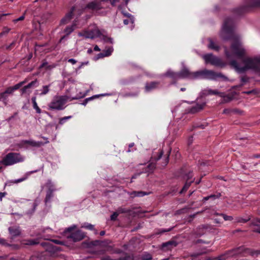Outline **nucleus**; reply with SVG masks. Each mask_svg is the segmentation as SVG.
I'll return each instance as SVG.
<instances>
[{"mask_svg":"<svg viewBox=\"0 0 260 260\" xmlns=\"http://www.w3.org/2000/svg\"><path fill=\"white\" fill-rule=\"evenodd\" d=\"M234 25L232 18H225L220 32L222 39L233 41L230 50L227 47L224 48L229 64L239 74L244 73L250 70L260 74V55L254 57H244L246 55V50L242 45L240 37L234 32Z\"/></svg>","mask_w":260,"mask_h":260,"instance_id":"f257e3e1","label":"nucleus"},{"mask_svg":"<svg viewBox=\"0 0 260 260\" xmlns=\"http://www.w3.org/2000/svg\"><path fill=\"white\" fill-rule=\"evenodd\" d=\"M78 36L85 39H94L99 38L105 43H113V39L107 37L104 34V31H101L97 27H95L93 29L87 28L79 32Z\"/></svg>","mask_w":260,"mask_h":260,"instance_id":"f03ea898","label":"nucleus"},{"mask_svg":"<svg viewBox=\"0 0 260 260\" xmlns=\"http://www.w3.org/2000/svg\"><path fill=\"white\" fill-rule=\"evenodd\" d=\"M195 79H205L217 80L221 79L223 81H229L228 78L220 72H215L212 70L204 69L195 72Z\"/></svg>","mask_w":260,"mask_h":260,"instance_id":"7ed1b4c3","label":"nucleus"},{"mask_svg":"<svg viewBox=\"0 0 260 260\" xmlns=\"http://www.w3.org/2000/svg\"><path fill=\"white\" fill-rule=\"evenodd\" d=\"M77 228L76 225L73 224L71 226L66 228L64 231V234L67 238L74 242L80 241L85 237L84 233L82 231L78 230L75 231Z\"/></svg>","mask_w":260,"mask_h":260,"instance_id":"20e7f679","label":"nucleus"},{"mask_svg":"<svg viewBox=\"0 0 260 260\" xmlns=\"http://www.w3.org/2000/svg\"><path fill=\"white\" fill-rule=\"evenodd\" d=\"M165 76L170 77L174 79L179 78L195 79V72H191L187 68L184 67L179 73H175L171 70H169L166 73Z\"/></svg>","mask_w":260,"mask_h":260,"instance_id":"39448f33","label":"nucleus"},{"mask_svg":"<svg viewBox=\"0 0 260 260\" xmlns=\"http://www.w3.org/2000/svg\"><path fill=\"white\" fill-rule=\"evenodd\" d=\"M69 98L66 95L56 96L48 105L50 109L61 110L64 108V105L67 102Z\"/></svg>","mask_w":260,"mask_h":260,"instance_id":"423d86ee","label":"nucleus"},{"mask_svg":"<svg viewBox=\"0 0 260 260\" xmlns=\"http://www.w3.org/2000/svg\"><path fill=\"white\" fill-rule=\"evenodd\" d=\"M25 157L18 153H9L2 160V163L5 166H11L15 164L22 162Z\"/></svg>","mask_w":260,"mask_h":260,"instance_id":"0eeeda50","label":"nucleus"},{"mask_svg":"<svg viewBox=\"0 0 260 260\" xmlns=\"http://www.w3.org/2000/svg\"><path fill=\"white\" fill-rule=\"evenodd\" d=\"M244 252H246L252 256H257L260 254V249L258 250H253L250 249H246L243 246H240L228 251L225 253V256L226 257H234Z\"/></svg>","mask_w":260,"mask_h":260,"instance_id":"6e6552de","label":"nucleus"},{"mask_svg":"<svg viewBox=\"0 0 260 260\" xmlns=\"http://www.w3.org/2000/svg\"><path fill=\"white\" fill-rule=\"evenodd\" d=\"M260 7V0H250L245 5L237 8L236 13L240 15L243 13L249 11L251 8Z\"/></svg>","mask_w":260,"mask_h":260,"instance_id":"1a4fd4ad","label":"nucleus"},{"mask_svg":"<svg viewBox=\"0 0 260 260\" xmlns=\"http://www.w3.org/2000/svg\"><path fill=\"white\" fill-rule=\"evenodd\" d=\"M206 63H210L217 67H223L224 64L218 57L214 56L212 54H207L203 56Z\"/></svg>","mask_w":260,"mask_h":260,"instance_id":"9d476101","label":"nucleus"},{"mask_svg":"<svg viewBox=\"0 0 260 260\" xmlns=\"http://www.w3.org/2000/svg\"><path fill=\"white\" fill-rule=\"evenodd\" d=\"M44 143L41 141H35L33 140H22L21 141L18 146L20 148H23L27 149L28 146L34 147H40L41 146L43 145Z\"/></svg>","mask_w":260,"mask_h":260,"instance_id":"9b49d317","label":"nucleus"},{"mask_svg":"<svg viewBox=\"0 0 260 260\" xmlns=\"http://www.w3.org/2000/svg\"><path fill=\"white\" fill-rule=\"evenodd\" d=\"M41 245L44 247L45 249V250L49 252H50L51 254H54L57 251H58L60 250V248L54 246L51 242H42L41 244Z\"/></svg>","mask_w":260,"mask_h":260,"instance_id":"f8f14e48","label":"nucleus"},{"mask_svg":"<svg viewBox=\"0 0 260 260\" xmlns=\"http://www.w3.org/2000/svg\"><path fill=\"white\" fill-rule=\"evenodd\" d=\"M39 85L38 81L37 80L31 81L30 83L25 86L21 89V93L29 94L31 92L30 89L32 88L36 87Z\"/></svg>","mask_w":260,"mask_h":260,"instance_id":"ddd939ff","label":"nucleus"},{"mask_svg":"<svg viewBox=\"0 0 260 260\" xmlns=\"http://www.w3.org/2000/svg\"><path fill=\"white\" fill-rule=\"evenodd\" d=\"M201 93L203 96H208L209 95H218L219 96H224V92H221L217 90H213L209 88H207L203 90Z\"/></svg>","mask_w":260,"mask_h":260,"instance_id":"4468645a","label":"nucleus"},{"mask_svg":"<svg viewBox=\"0 0 260 260\" xmlns=\"http://www.w3.org/2000/svg\"><path fill=\"white\" fill-rule=\"evenodd\" d=\"M155 168V165L153 162L149 164L147 167L143 168L142 171L139 173L136 174L132 177V179L136 178L138 176H139L141 173H151L152 172L154 169Z\"/></svg>","mask_w":260,"mask_h":260,"instance_id":"2eb2a0df","label":"nucleus"},{"mask_svg":"<svg viewBox=\"0 0 260 260\" xmlns=\"http://www.w3.org/2000/svg\"><path fill=\"white\" fill-rule=\"evenodd\" d=\"M205 105V103H202L201 104H197L195 106H192L191 108L188 109L187 110V113L194 114L197 112H198L203 108Z\"/></svg>","mask_w":260,"mask_h":260,"instance_id":"dca6fc26","label":"nucleus"},{"mask_svg":"<svg viewBox=\"0 0 260 260\" xmlns=\"http://www.w3.org/2000/svg\"><path fill=\"white\" fill-rule=\"evenodd\" d=\"M75 10V7H73L70 12L67 13L66 16L60 20V24H66L69 23L72 18L73 14Z\"/></svg>","mask_w":260,"mask_h":260,"instance_id":"f3484780","label":"nucleus"},{"mask_svg":"<svg viewBox=\"0 0 260 260\" xmlns=\"http://www.w3.org/2000/svg\"><path fill=\"white\" fill-rule=\"evenodd\" d=\"M8 230L12 238L18 236L21 234V231L19 226H10Z\"/></svg>","mask_w":260,"mask_h":260,"instance_id":"a211bd4d","label":"nucleus"},{"mask_svg":"<svg viewBox=\"0 0 260 260\" xmlns=\"http://www.w3.org/2000/svg\"><path fill=\"white\" fill-rule=\"evenodd\" d=\"M85 8L92 10H98L102 8L101 3L96 1L91 2L88 3Z\"/></svg>","mask_w":260,"mask_h":260,"instance_id":"6ab92c4d","label":"nucleus"},{"mask_svg":"<svg viewBox=\"0 0 260 260\" xmlns=\"http://www.w3.org/2000/svg\"><path fill=\"white\" fill-rule=\"evenodd\" d=\"M24 83H25V81L20 82V83L15 85L13 87H10L8 88L4 92L7 95H8L9 94H12L15 90L19 89Z\"/></svg>","mask_w":260,"mask_h":260,"instance_id":"aec40b11","label":"nucleus"},{"mask_svg":"<svg viewBox=\"0 0 260 260\" xmlns=\"http://www.w3.org/2000/svg\"><path fill=\"white\" fill-rule=\"evenodd\" d=\"M159 84L158 82H151L146 84L145 85V91L146 92H150L152 90L156 89Z\"/></svg>","mask_w":260,"mask_h":260,"instance_id":"412c9836","label":"nucleus"},{"mask_svg":"<svg viewBox=\"0 0 260 260\" xmlns=\"http://www.w3.org/2000/svg\"><path fill=\"white\" fill-rule=\"evenodd\" d=\"M29 173L26 174L24 177L14 180H9L7 182L6 184L8 185H11L14 183H18L25 180L28 177Z\"/></svg>","mask_w":260,"mask_h":260,"instance_id":"4be33fe9","label":"nucleus"},{"mask_svg":"<svg viewBox=\"0 0 260 260\" xmlns=\"http://www.w3.org/2000/svg\"><path fill=\"white\" fill-rule=\"evenodd\" d=\"M50 84L48 85H44L42 87L38 90L40 96H43L47 94L50 91Z\"/></svg>","mask_w":260,"mask_h":260,"instance_id":"5701e85b","label":"nucleus"},{"mask_svg":"<svg viewBox=\"0 0 260 260\" xmlns=\"http://www.w3.org/2000/svg\"><path fill=\"white\" fill-rule=\"evenodd\" d=\"M45 185L48 188V191L54 192L56 190L55 184L50 179L47 180Z\"/></svg>","mask_w":260,"mask_h":260,"instance_id":"b1692460","label":"nucleus"},{"mask_svg":"<svg viewBox=\"0 0 260 260\" xmlns=\"http://www.w3.org/2000/svg\"><path fill=\"white\" fill-rule=\"evenodd\" d=\"M56 67V65L54 63L49 64L47 61H44L40 66V68H44L46 70H51Z\"/></svg>","mask_w":260,"mask_h":260,"instance_id":"393cba45","label":"nucleus"},{"mask_svg":"<svg viewBox=\"0 0 260 260\" xmlns=\"http://www.w3.org/2000/svg\"><path fill=\"white\" fill-rule=\"evenodd\" d=\"M101 260H131V257L129 255H126L124 257H120L118 259H112L109 255H106L101 258Z\"/></svg>","mask_w":260,"mask_h":260,"instance_id":"a878e982","label":"nucleus"},{"mask_svg":"<svg viewBox=\"0 0 260 260\" xmlns=\"http://www.w3.org/2000/svg\"><path fill=\"white\" fill-rule=\"evenodd\" d=\"M102 244V241H100V240H95V241H91L90 242H84L82 243L83 244V246L84 247V246H86L87 247H91L92 246H96V245H100Z\"/></svg>","mask_w":260,"mask_h":260,"instance_id":"bb28decb","label":"nucleus"},{"mask_svg":"<svg viewBox=\"0 0 260 260\" xmlns=\"http://www.w3.org/2000/svg\"><path fill=\"white\" fill-rule=\"evenodd\" d=\"M209 43L208 45V47L209 49L214 50L215 51H218L219 49V47L211 39H208Z\"/></svg>","mask_w":260,"mask_h":260,"instance_id":"cd10ccee","label":"nucleus"},{"mask_svg":"<svg viewBox=\"0 0 260 260\" xmlns=\"http://www.w3.org/2000/svg\"><path fill=\"white\" fill-rule=\"evenodd\" d=\"M147 194H148V193H147L146 192L142 191H134L130 193V195L132 197H143Z\"/></svg>","mask_w":260,"mask_h":260,"instance_id":"c85d7f7f","label":"nucleus"},{"mask_svg":"<svg viewBox=\"0 0 260 260\" xmlns=\"http://www.w3.org/2000/svg\"><path fill=\"white\" fill-rule=\"evenodd\" d=\"M31 101H32V103L33 108H34V109L36 110V112L37 113H39V114L41 113V109L39 107V106L37 105V103L36 102V96L32 97Z\"/></svg>","mask_w":260,"mask_h":260,"instance_id":"c756f323","label":"nucleus"},{"mask_svg":"<svg viewBox=\"0 0 260 260\" xmlns=\"http://www.w3.org/2000/svg\"><path fill=\"white\" fill-rule=\"evenodd\" d=\"M39 241L37 239H30L24 241L22 244L27 245H34L39 244Z\"/></svg>","mask_w":260,"mask_h":260,"instance_id":"7c9ffc66","label":"nucleus"},{"mask_svg":"<svg viewBox=\"0 0 260 260\" xmlns=\"http://www.w3.org/2000/svg\"><path fill=\"white\" fill-rule=\"evenodd\" d=\"M177 245V243L175 241H169L168 242L163 243L162 245V247L165 248L166 247H168V249H170L171 248V246L175 247Z\"/></svg>","mask_w":260,"mask_h":260,"instance_id":"2f4dec72","label":"nucleus"},{"mask_svg":"<svg viewBox=\"0 0 260 260\" xmlns=\"http://www.w3.org/2000/svg\"><path fill=\"white\" fill-rule=\"evenodd\" d=\"M53 192H51V191H47V193H46V198H45V200L46 205H47V204L48 203H50L51 202V199L53 197Z\"/></svg>","mask_w":260,"mask_h":260,"instance_id":"473e14b6","label":"nucleus"},{"mask_svg":"<svg viewBox=\"0 0 260 260\" xmlns=\"http://www.w3.org/2000/svg\"><path fill=\"white\" fill-rule=\"evenodd\" d=\"M50 231H51V229L49 228H44L42 230V231L39 233L38 236L41 238L48 239V238H47L44 234L46 232H49Z\"/></svg>","mask_w":260,"mask_h":260,"instance_id":"72a5a7b5","label":"nucleus"},{"mask_svg":"<svg viewBox=\"0 0 260 260\" xmlns=\"http://www.w3.org/2000/svg\"><path fill=\"white\" fill-rule=\"evenodd\" d=\"M110 95V94H101V95H93L92 96H91V97H89L88 98H87L82 103V105L85 106L87 103H88V101H90V100H92L95 98H98L100 95H101V96H105V95Z\"/></svg>","mask_w":260,"mask_h":260,"instance_id":"f704fd0d","label":"nucleus"},{"mask_svg":"<svg viewBox=\"0 0 260 260\" xmlns=\"http://www.w3.org/2000/svg\"><path fill=\"white\" fill-rule=\"evenodd\" d=\"M75 24H74L71 26H67L64 30V33H66L67 36L70 35L75 29Z\"/></svg>","mask_w":260,"mask_h":260,"instance_id":"c9c22d12","label":"nucleus"},{"mask_svg":"<svg viewBox=\"0 0 260 260\" xmlns=\"http://www.w3.org/2000/svg\"><path fill=\"white\" fill-rule=\"evenodd\" d=\"M192 182H193V180H191V181L186 180L185 185H184L182 190L180 191V193H182L184 192V191H185L188 188V187L190 186L191 183Z\"/></svg>","mask_w":260,"mask_h":260,"instance_id":"e433bc0d","label":"nucleus"},{"mask_svg":"<svg viewBox=\"0 0 260 260\" xmlns=\"http://www.w3.org/2000/svg\"><path fill=\"white\" fill-rule=\"evenodd\" d=\"M220 196V194L219 193L218 194H211L210 196H207V197H205L203 198V201H207L209 199H212V200H215L216 199H217Z\"/></svg>","mask_w":260,"mask_h":260,"instance_id":"4c0bfd02","label":"nucleus"},{"mask_svg":"<svg viewBox=\"0 0 260 260\" xmlns=\"http://www.w3.org/2000/svg\"><path fill=\"white\" fill-rule=\"evenodd\" d=\"M123 14L124 16H127L128 18H129L130 19L131 23L132 24L131 29H132L134 27V23L135 21L134 17L131 14H129V13L123 12Z\"/></svg>","mask_w":260,"mask_h":260,"instance_id":"58836bf2","label":"nucleus"},{"mask_svg":"<svg viewBox=\"0 0 260 260\" xmlns=\"http://www.w3.org/2000/svg\"><path fill=\"white\" fill-rule=\"evenodd\" d=\"M113 51V48L112 47H109L103 51L104 54H105V56L106 57L111 55Z\"/></svg>","mask_w":260,"mask_h":260,"instance_id":"ea45409f","label":"nucleus"},{"mask_svg":"<svg viewBox=\"0 0 260 260\" xmlns=\"http://www.w3.org/2000/svg\"><path fill=\"white\" fill-rule=\"evenodd\" d=\"M81 228H85L89 230H93L94 229V225L88 223H84Z\"/></svg>","mask_w":260,"mask_h":260,"instance_id":"a19ab883","label":"nucleus"},{"mask_svg":"<svg viewBox=\"0 0 260 260\" xmlns=\"http://www.w3.org/2000/svg\"><path fill=\"white\" fill-rule=\"evenodd\" d=\"M251 226H260V218L253 219L251 222Z\"/></svg>","mask_w":260,"mask_h":260,"instance_id":"79ce46f5","label":"nucleus"},{"mask_svg":"<svg viewBox=\"0 0 260 260\" xmlns=\"http://www.w3.org/2000/svg\"><path fill=\"white\" fill-rule=\"evenodd\" d=\"M116 211L119 214H120L121 213H128L130 211V210L127 209L120 207Z\"/></svg>","mask_w":260,"mask_h":260,"instance_id":"37998d69","label":"nucleus"},{"mask_svg":"<svg viewBox=\"0 0 260 260\" xmlns=\"http://www.w3.org/2000/svg\"><path fill=\"white\" fill-rule=\"evenodd\" d=\"M11 28H8V27H4L3 29V31L1 33H0V37L6 35V34H8L9 31H10Z\"/></svg>","mask_w":260,"mask_h":260,"instance_id":"c03bdc74","label":"nucleus"},{"mask_svg":"<svg viewBox=\"0 0 260 260\" xmlns=\"http://www.w3.org/2000/svg\"><path fill=\"white\" fill-rule=\"evenodd\" d=\"M86 95V93L84 92H80L79 94H77L75 96L72 97V100H76L80 98L84 97Z\"/></svg>","mask_w":260,"mask_h":260,"instance_id":"a18cd8bd","label":"nucleus"},{"mask_svg":"<svg viewBox=\"0 0 260 260\" xmlns=\"http://www.w3.org/2000/svg\"><path fill=\"white\" fill-rule=\"evenodd\" d=\"M8 98V95L5 93V92H3L0 93V101H5Z\"/></svg>","mask_w":260,"mask_h":260,"instance_id":"49530a36","label":"nucleus"},{"mask_svg":"<svg viewBox=\"0 0 260 260\" xmlns=\"http://www.w3.org/2000/svg\"><path fill=\"white\" fill-rule=\"evenodd\" d=\"M24 18H25V13H24L22 16H21L19 18L13 20V22L14 23H16L18 21H21L23 20L24 19Z\"/></svg>","mask_w":260,"mask_h":260,"instance_id":"de8ad7c7","label":"nucleus"},{"mask_svg":"<svg viewBox=\"0 0 260 260\" xmlns=\"http://www.w3.org/2000/svg\"><path fill=\"white\" fill-rule=\"evenodd\" d=\"M152 256L150 254H146L144 255L141 260H151Z\"/></svg>","mask_w":260,"mask_h":260,"instance_id":"09e8293b","label":"nucleus"},{"mask_svg":"<svg viewBox=\"0 0 260 260\" xmlns=\"http://www.w3.org/2000/svg\"><path fill=\"white\" fill-rule=\"evenodd\" d=\"M221 97L223 98V101L224 102H229L232 100V98L229 95H226L224 93V96Z\"/></svg>","mask_w":260,"mask_h":260,"instance_id":"8fccbe9b","label":"nucleus"},{"mask_svg":"<svg viewBox=\"0 0 260 260\" xmlns=\"http://www.w3.org/2000/svg\"><path fill=\"white\" fill-rule=\"evenodd\" d=\"M71 117H72L71 116H66V117H64L61 118L59 120V123L60 124H63L67 120L70 119Z\"/></svg>","mask_w":260,"mask_h":260,"instance_id":"3c124183","label":"nucleus"},{"mask_svg":"<svg viewBox=\"0 0 260 260\" xmlns=\"http://www.w3.org/2000/svg\"><path fill=\"white\" fill-rule=\"evenodd\" d=\"M38 202L37 201H35V202L33 203V205H32L33 208H32V211L30 212H28L27 213V214H32L35 211L36 208L38 206Z\"/></svg>","mask_w":260,"mask_h":260,"instance_id":"603ef678","label":"nucleus"},{"mask_svg":"<svg viewBox=\"0 0 260 260\" xmlns=\"http://www.w3.org/2000/svg\"><path fill=\"white\" fill-rule=\"evenodd\" d=\"M220 215L223 217L224 220H232L233 218L231 216H228L224 214H221Z\"/></svg>","mask_w":260,"mask_h":260,"instance_id":"864d4df0","label":"nucleus"},{"mask_svg":"<svg viewBox=\"0 0 260 260\" xmlns=\"http://www.w3.org/2000/svg\"><path fill=\"white\" fill-rule=\"evenodd\" d=\"M249 78L246 76H242L241 78V81L243 83L241 85L248 81Z\"/></svg>","mask_w":260,"mask_h":260,"instance_id":"5fc2aeb1","label":"nucleus"},{"mask_svg":"<svg viewBox=\"0 0 260 260\" xmlns=\"http://www.w3.org/2000/svg\"><path fill=\"white\" fill-rule=\"evenodd\" d=\"M119 215L117 211L114 212L111 216V219L112 220H115Z\"/></svg>","mask_w":260,"mask_h":260,"instance_id":"6e6d98bb","label":"nucleus"},{"mask_svg":"<svg viewBox=\"0 0 260 260\" xmlns=\"http://www.w3.org/2000/svg\"><path fill=\"white\" fill-rule=\"evenodd\" d=\"M105 54L104 53V52L103 51L102 53H99L97 56L95 57V60H98L100 58H103V57H106L105 56Z\"/></svg>","mask_w":260,"mask_h":260,"instance_id":"4d7b16f0","label":"nucleus"},{"mask_svg":"<svg viewBox=\"0 0 260 260\" xmlns=\"http://www.w3.org/2000/svg\"><path fill=\"white\" fill-rule=\"evenodd\" d=\"M111 243V241L109 240H106L104 241H102V243L103 244V246L104 247H107L108 245H109V244Z\"/></svg>","mask_w":260,"mask_h":260,"instance_id":"13d9d810","label":"nucleus"},{"mask_svg":"<svg viewBox=\"0 0 260 260\" xmlns=\"http://www.w3.org/2000/svg\"><path fill=\"white\" fill-rule=\"evenodd\" d=\"M52 241L57 244L63 245L64 244L63 241H61L58 240H52Z\"/></svg>","mask_w":260,"mask_h":260,"instance_id":"bf43d9fd","label":"nucleus"},{"mask_svg":"<svg viewBox=\"0 0 260 260\" xmlns=\"http://www.w3.org/2000/svg\"><path fill=\"white\" fill-rule=\"evenodd\" d=\"M250 219V218H248L247 219H244V218H239L237 219V222H243V223H246V222H247Z\"/></svg>","mask_w":260,"mask_h":260,"instance_id":"052dcab7","label":"nucleus"},{"mask_svg":"<svg viewBox=\"0 0 260 260\" xmlns=\"http://www.w3.org/2000/svg\"><path fill=\"white\" fill-rule=\"evenodd\" d=\"M0 245H8V244H7L5 239L0 238Z\"/></svg>","mask_w":260,"mask_h":260,"instance_id":"680f3d73","label":"nucleus"},{"mask_svg":"<svg viewBox=\"0 0 260 260\" xmlns=\"http://www.w3.org/2000/svg\"><path fill=\"white\" fill-rule=\"evenodd\" d=\"M162 155H163V151L162 150H161L159 151V155L157 156V157H156L154 159L155 161H157V160L160 159Z\"/></svg>","mask_w":260,"mask_h":260,"instance_id":"e2e57ef3","label":"nucleus"},{"mask_svg":"<svg viewBox=\"0 0 260 260\" xmlns=\"http://www.w3.org/2000/svg\"><path fill=\"white\" fill-rule=\"evenodd\" d=\"M255 228H253L252 231L253 232L258 233L260 234V228L259 226H255Z\"/></svg>","mask_w":260,"mask_h":260,"instance_id":"0e129e2a","label":"nucleus"},{"mask_svg":"<svg viewBox=\"0 0 260 260\" xmlns=\"http://www.w3.org/2000/svg\"><path fill=\"white\" fill-rule=\"evenodd\" d=\"M15 44V42L14 41L12 43H11L9 45L6 46V48L7 50H10L11 47L14 45Z\"/></svg>","mask_w":260,"mask_h":260,"instance_id":"69168bd1","label":"nucleus"},{"mask_svg":"<svg viewBox=\"0 0 260 260\" xmlns=\"http://www.w3.org/2000/svg\"><path fill=\"white\" fill-rule=\"evenodd\" d=\"M68 62H70L72 64H74L77 62V60L73 58H71L68 60Z\"/></svg>","mask_w":260,"mask_h":260,"instance_id":"338daca9","label":"nucleus"},{"mask_svg":"<svg viewBox=\"0 0 260 260\" xmlns=\"http://www.w3.org/2000/svg\"><path fill=\"white\" fill-rule=\"evenodd\" d=\"M192 177V173L190 172L186 175L187 180L189 181V180Z\"/></svg>","mask_w":260,"mask_h":260,"instance_id":"774afa93","label":"nucleus"}]
</instances>
